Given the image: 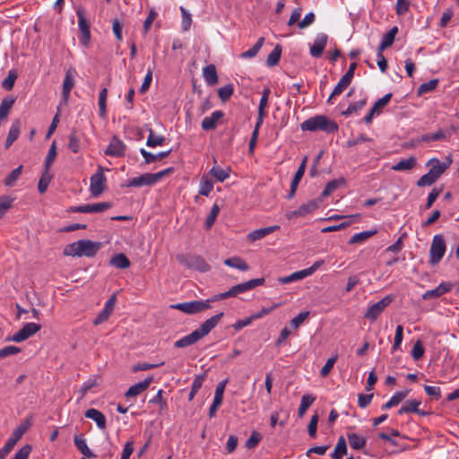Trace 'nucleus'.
<instances>
[{
  "label": "nucleus",
  "instance_id": "nucleus-1",
  "mask_svg": "<svg viewBox=\"0 0 459 459\" xmlns=\"http://www.w3.org/2000/svg\"><path fill=\"white\" fill-rule=\"evenodd\" d=\"M223 316L224 313L221 312L208 318L191 333L176 341L174 346L176 348H185L198 342L201 339L209 334L212 332V330L217 326V325L220 323Z\"/></svg>",
  "mask_w": 459,
  "mask_h": 459
},
{
  "label": "nucleus",
  "instance_id": "nucleus-2",
  "mask_svg": "<svg viewBox=\"0 0 459 459\" xmlns=\"http://www.w3.org/2000/svg\"><path fill=\"white\" fill-rule=\"evenodd\" d=\"M100 248V242H93L89 239H82L65 247L64 255L68 256H87L92 257Z\"/></svg>",
  "mask_w": 459,
  "mask_h": 459
},
{
  "label": "nucleus",
  "instance_id": "nucleus-3",
  "mask_svg": "<svg viewBox=\"0 0 459 459\" xmlns=\"http://www.w3.org/2000/svg\"><path fill=\"white\" fill-rule=\"evenodd\" d=\"M300 128L302 131H323L327 134L335 133L338 131V125L330 120L324 115H317L312 117L300 124Z\"/></svg>",
  "mask_w": 459,
  "mask_h": 459
},
{
  "label": "nucleus",
  "instance_id": "nucleus-4",
  "mask_svg": "<svg viewBox=\"0 0 459 459\" xmlns=\"http://www.w3.org/2000/svg\"><path fill=\"white\" fill-rule=\"evenodd\" d=\"M177 261L189 269H194L201 273H205L210 270V265L201 255H178Z\"/></svg>",
  "mask_w": 459,
  "mask_h": 459
},
{
  "label": "nucleus",
  "instance_id": "nucleus-5",
  "mask_svg": "<svg viewBox=\"0 0 459 459\" xmlns=\"http://www.w3.org/2000/svg\"><path fill=\"white\" fill-rule=\"evenodd\" d=\"M170 308L179 310L186 315H194L211 308L210 300H192L170 305Z\"/></svg>",
  "mask_w": 459,
  "mask_h": 459
},
{
  "label": "nucleus",
  "instance_id": "nucleus-6",
  "mask_svg": "<svg viewBox=\"0 0 459 459\" xmlns=\"http://www.w3.org/2000/svg\"><path fill=\"white\" fill-rule=\"evenodd\" d=\"M90 192L94 197L100 196L106 187L107 178L104 175V169L101 166L98 167L96 173H94L91 178Z\"/></svg>",
  "mask_w": 459,
  "mask_h": 459
},
{
  "label": "nucleus",
  "instance_id": "nucleus-7",
  "mask_svg": "<svg viewBox=\"0 0 459 459\" xmlns=\"http://www.w3.org/2000/svg\"><path fill=\"white\" fill-rule=\"evenodd\" d=\"M76 15L78 17V26L80 30L79 40L82 45L87 47L91 40V30L90 23L85 17V11L83 8L79 7L76 10Z\"/></svg>",
  "mask_w": 459,
  "mask_h": 459
},
{
  "label": "nucleus",
  "instance_id": "nucleus-8",
  "mask_svg": "<svg viewBox=\"0 0 459 459\" xmlns=\"http://www.w3.org/2000/svg\"><path fill=\"white\" fill-rule=\"evenodd\" d=\"M392 301L393 297L391 295H386L377 303L371 305L364 314V317L371 322L376 321L379 315L390 305Z\"/></svg>",
  "mask_w": 459,
  "mask_h": 459
},
{
  "label": "nucleus",
  "instance_id": "nucleus-9",
  "mask_svg": "<svg viewBox=\"0 0 459 459\" xmlns=\"http://www.w3.org/2000/svg\"><path fill=\"white\" fill-rule=\"evenodd\" d=\"M40 329H41V325L39 324L27 323L15 334H13L12 337H8L7 341L22 342L29 339L32 335H34Z\"/></svg>",
  "mask_w": 459,
  "mask_h": 459
},
{
  "label": "nucleus",
  "instance_id": "nucleus-10",
  "mask_svg": "<svg viewBox=\"0 0 459 459\" xmlns=\"http://www.w3.org/2000/svg\"><path fill=\"white\" fill-rule=\"evenodd\" d=\"M446 250L445 238L442 235H435L432 239L431 261L432 264H437L444 256Z\"/></svg>",
  "mask_w": 459,
  "mask_h": 459
},
{
  "label": "nucleus",
  "instance_id": "nucleus-11",
  "mask_svg": "<svg viewBox=\"0 0 459 459\" xmlns=\"http://www.w3.org/2000/svg\"><path fill=\"white\" fill-rule=\"evenodd\" d=\"M111 207H112L111 203L102 202V203H96V204H82V205H79V206H73L68 210V212H82V213H92V212L99 213V212H102Z\"/></svg>",
  "mask_w": 459,
  "mask_h": 459
},
{
  "label": "nucleus",
  "instance_id": "nucleus-12",
  "mask_svg": "<svg viewBox=\"0 0 459 459\" xmlns=\"http://www.w3.org/2000/svg\"><path fill=\"white\" fill-rule=\"evenodd\" d=\"M432 167H431V177L432 183L438 178L452 164L453 159L452 155H446L443 160H439L437 158H432Z\"/></svg>",
  "mask_w": 459,
  "mask_h": 459
},
{
  "label": "nucleus",
  "instance_id": "nucleus-13",
  "mask_svg": "<svg viewBox=\"0 0 459 459\" xmlns=\"http://www.w3.org/2000/svg\"><path fill=\"white\" fill-rule=\"evenodd\" d=\"M126 145L117 136L114 135L107 149L105 155L110 157H123L126 154Z\"/></svg>",
  "mask_w": 459,
  "mask_h": 459
},
{
  "label": "nucleus",
  "instance_id": "nucleus-14",
  "mask_svg": "<svg viewBox=\"0 0 459 459\" xmlns=\"http://www.w3.org/2000/svg\"><path fill=\"white\" fill-rule=\"evenodd\" d=\"M76 74V71L74 68H69L65 72V79L63 82V89H62V101L64 104H66L70 96V92L74 86V76Z\"/></svg>",
  "mask_w": 459,
  "mask_h": 459
},
{
  "label": "nucleus",
  "instance_id": "nucleus-15",
  "mask_svg": "<svg viewBox=\"0 0 459 459\" xmlns=\"http://www.w3.org/2000/svg\"><path fill=\"white\" fill-rule=\"evenodd\" d=\"M318 207V203L316 200H310L306 204L300 205L297 210L289 212L286 213V217L289 220L296 219L299 217H304L307 214L314 212Z\"/></svg>",
  "mask_w": 459,
  "mask_h": 459
},
{
  "label": "nucleus",
  "instance_id": "nucleus-16",
  "mask_svg": "<svg viewBox=\"0 0 459 459\" xmlns=\"http://www.w3.org/2000/svg\"><path fill=\"white\" fill-rule=\"evenodd\" d=\"M328 37L325 33H318L314 40L313 45L310 47L309 53L311 56L318 58L322 56L326 44Z\"/></svg>",
  "mask_w": 459,
  "mask_h": 459
},
{
  "label": "nucleus",
  "instance_id": "nucleus-17",
  "mask_svg": "<svg viewBox=\"0 0 459 459\" xmlns=\"http://www.w3.org/2000/svg\"><path fill=\"white\" fill-rule=\"evenodd\" d=\"M156 182L153 178L152 173H144L140 175L139 177H135L130 178L125 186L127 187H141L144 186H152L155 185Z\"/></svg>",
  "mask_w": 459,
  "mask_h": 459
},
{
  "label": "nucleus",
  "instance_id": "nucleus-18",
  "mask_svg": "<svg viewBox=\"0 0 459 459\" xmlns=\"http://www.w3.org/2000/svg\"><path fill=\"white\" fill-rule=\"evenodd\" d=\"M224 117V112L221 110H216L212 113L210 117H205L201 124L202 129L204 131H210L216 128L220 119Z\"/></svg>",
  "mask_w": 459,
  "mask_h": 459
},
{
  "label": "nucleus",
  "instance_id": "nucleus-19",
  "mask_svg": "<svg viewBox=\"0 0 459 459\" xmlns=\"http://www.w3.org/2000/svg\"><path fill=\"white\" fill-rule=\"evenodd\" d=\"M153 377H148L143 381H141L137 384L133 385L128 388V390L126 392L125 396L129 397H135L142 394L143 391H145L152 382Z\"/></svg>",
  "mask_w": 459,
  "mask_h": 459
},
{
  "label": "nucleus",
  "instance_id": "nucleus-20",
  "mask_svg": "<svg viewBox=\"0 0 459 459\" xmlns=\"http://www.w3.org/2000/svg\"><path fill=\"white\" fill-rule=\"evenodd\" d=\"M84 416L88 419L94 420L100 429H101V430L106 429V428H107L106 416L100 411L94 409V408H91L85 411Z\"/></svg>",
  "mask_w": 459,
  "mask_h": 459
},
{
  "label": "nucleus",
  "instance_id": "nucleus-21",
  "mask_svg": "<svg viewBox=\"0 0 459 459\" xmlns=\"http://www.w3.org/2000/svg\"><path fill=\"white\" fill-rule=\"evenodd\" d=\"M279 229H280L279 225H273V226H269V227L255 230L251 231L250 233H248L247 239L251 242L262 239L264 237L268 236L269 234H272L274 231L278 230Z\"/></svg>",
  "mask_w": 459,
  "mask_h": 459
},
{
  "label": "nucleus",
  "instance_id": "nucleus-22",
  "mask_svg": "<svg viewBox=\"0 0 459 459\" xmlns=\"http://www.w3.org/2000/svg\"><path fill=\"white\" fill-rule=\"evenodd\" d=\"M21 132V121L19 119H15L9 129L4 147L8 149L12 146V144L18 139Z\"/></svg>",
  "mask_w": 459,
  "mask_h": 459
},
{
  "label": "nucleus",
  "instance_id": "nucleus-23",
  "mask_svg": "<svg viewBox=\"0 0 459 459\" xmlns=\"http://www.w3.org/2000/svg\"><path fill=\"white\" fill-rule=\"evenodd\" d=\"M264 283V278H257V279H252L246 282H242L239 284H237L233 286L234 290L238 295L240 293H244L247 290H250L252 289H255L257 286H261Z\"/></svg>",
  "mask_w": 459,
  "mask_h": 459
},
{
  "label": "nucleus",
  "instance_id": "nucleus-24",
  "mask_svg": "<svg viewBox=\"0 0 459 459\" xmlns=\"http://www.w3.org/2000/svg\"><path fill=\"white\" fill-rule=\"evenodd\" d=\"M203 76L206 83L213 86L218 83V74L214 65H208L203 69Z\"/></svg>",
  "mask_w": 459,
  "mask_h": 459
},
{
  "label": "nucleus",
  "instance_id": "nucleus-25",
  "mask_svg": "<svg viewBox=\"0 0 459 459\" xmlns=\"http://www.w3.org/2000/svg\"><path fill=\"white\" fill-rule=\"evenodd\" d=\"M420 404V401L417 400H410L407 401L398 411V414L402 415L403 413L408 412H415L421 415H428L429 412H424L419 410V405Z\"/></svg>",
  "mask_w": 459,
  "mask_h": 459
},
{
  "label": "nucleus",
  "instance_id": "nucleus-26",
  "mask_svg": "<svg viewBox=\"0 0 459 459\" xmlns=\"http://www.w3.org/2000/svg\"><path fill=\"white\" fill-rule=\"evenodd\" d=\"M141 154L144 158V161L146 164L153 163L158 160H160L169 155L171 150L166 152H160L157 154H152V152H147L145 149L142 148L140 150Z\"/></svg>",
  "mask_w": 459,
  "mask_h": 459
},
{
  "label": "nucleus",
  "instance_id": "nucleus-27",
  "mask_svg": "<svg viewBox=\"0 0 459 459\" xmlns=\"http://www.w3.org/2000/svg\"><path fill=\"white\" fill-rule=\"evenodd\" d=\"M409 392L410 390L396 392L387 403L382 405L381 409L388 410L394 406L398 405L403 399L407 397Z\"/></svg>",
  "mask_w": 459,
  "mask_h": 459
},
{
  "label": "nucleus",
  "instance_id": "nucleus-28",
  "mask_svg": "<svg viewBox=\"0 0 459 459\" xmlns=\"http://www.w3.org/2000/svg\"><path fill=\"white\" fill-rule=\"evenodd\" d=\"M347 443L345 438L342 436L339 437L334 451L331 454V457L332 459H342L343 455H347Z\"/></svg>",
  "mask_w": 459,
  "mask_h": 459
},
{
  "label": "nucleus",
  "instance_id": "nucleus-29",
  "mask_svg": "<svg viewBox=\"0 0 459 459\" xmlns=\"http://www.w3.org/2000/svg\"><path fill=\"white\" fill-rule=\"evenodd\" d=\"M377 232V230H366V231H362V232L354 234L349 239L348 244L349 245L361 244V243L365 242L367 239H368L369 238L376 235Z\"/></svg>",
  "mask_w": 459,
  "mask_h": 459
},
{
  "label": "nucleus",
  "instance_id": "nucleus-30",
  "mask_svg": "<svg viewBox=\"0 0 459 459\" xmlns=\"http://www.w3.org/2000/svg\"><path fill=\"white\" fill-rule=\"evenodd\" d=\"M227 266L237 268L240 271L246 272L249 270V265L239 256H232L224 260Z\"/></svg>",
  "mask_w": 459,
  "mask_h": 459
},
{
  "label": "nucleus",
  "instance_id": "nucleus-31",
  "mask_svg": "<svg viewBox=\"0 0 459 459\" xmlns=\"http://www.w3.org/2000/svg\"><path fill=\"white\" fill-rule=\"evenodd\" d=\"M15 102V98L13 96H7L4 98L0 103V120L7 117L10 109Z\"/></svg>",
  "mask_w": 459,
  "mask_h": 459
},
{
  "label": "nucleus",
  "instance_id": "nucleus-32",
  "mask_svg": "<svg viewBox=\"0 0 459 459\" xmlns=\"http://www.w3.org/2000/svg\"><path fill=\"white\" fill-rule=\"evenodd\" d=\"M230 171H231L230 168H227L224 169L219 166H213L210 169L209 173L211 176L215 178L217 181L223 182L230 177Z\"/></svg>",
  "mask_w": 459,
  "mask_h": 459
},
{
  "label": "nucleus",
  "instance_id": "nucleus-33",
  "mask_svg": "<svg viewBox=\"0 0 459 459\" xmlns=\"http://www.w3.org/2000/svg\"><path fill=\"white\" fill-rule=\"evenodd\" d=\"M316 399V397L314 394H304L301 397L300 404L298 410V415L299 418L304 416L307 410L311 406Z\"/></svg>",
  "mask_w": 459,
  "mask_h": 459
},
{
  "label": "nucleus",
  "instance_id": "nucleus-34",
  "mask_svg": "<svg viewBox=\"0 0 459 459\" xmlns=\"http://www.w3.org/2000/svg\"><path fill=\"white\" fill-rule=\"evenodd\" d=\"M74 445L76 448L86 457L88 458H95L96 455L93 454L91 449L88 447L85 439L75 436L74 437Z\"/></svg>",
  "mask_w": 459,
  "mask_h": 459
},
{
  "label": "nucleus",
  "instance_id": "nucleus-35",
  "mask_svg": "<svg viewBox=\"0 0 459 459\" xmlns=\"http://www.w3.org/2000/svg\"><path fill=\"white\" fill-rule=\"evenodd\" d=\"M110 264L118 269H126L130 266V261L124 254H117L111 257Z\"/></svg>",
  "mask_w": 459,
  "mask_h": 459
},
{
  "label": "nucleus",
  "instance_id": "nucleus-36",
  "mask_svg": "<svg viewBox=\"0 0 459 459\" xmlns=\"http://www.w3.org/2000/svg\"><path fill=\"white\" fill-rule=\"evenodd\" d=\"M307 276H309L308 272H307V270L304 269V270L295 272L288 276L280 277L278 279V281H279V282H281L282 284H287V283H290L292 281L302 280Z\"/></svg>",
  "mask_w": 459,
  "mask_h": 459
},
{
  "label": "nucleus",
  "instance_id": "nucleus-37",
  "mask_svg": "<svg viewBox=\"0 0 459 459\" xmlns=\"http://www.w3.org/2000/svg\"><path fill=\"white\" fill-rule=\"evenodd\" d=\"M282 48L280 44H277L273 50L268 55L266 59V65L269 67L275 66L278 65L281 56Z\"/></svg>",
  "mask_w": 459,
  "mask_h": 459
},
{
  "label": "nucleus",
  "instance_id": "nucleus-38",
  "mask_svg": "<svg viewBox=\"0 0 459 459\" xmlns=\"http://www.w3.org/2000/svg\"><path fill=\"white\" fill-rule=\"evenodd\" d=\"M347 437L351 446L355 450H359L363 448L367 442L365 437H360L356 433H349L347 434Z\"/></svg>",
  "mask_w": 459,
  "mask_h": 459
},
{
  "label": "nucleus",
  "instance_id": "nucleus-39",
  "mask_svg": "<svg viewBox=\"0 0 459 459\" xmlns=\"http://www.w3.org/2000/svg\"><path fill=\"white\" fill-rule=\"evenodd\" d=\"M416 165V159L414 157H409L408 159L402 160L398 161L395 165L392 167L394 170L396 171H405L411 169Z\"/></svg>",
  "mask_w": 459,
  "mask_h": 459
},
{
  "label": "nucleus",
  "instance_id": "nucleus-40",
  "mask_svg": "<svg viewBox=\"0 0 459 459\" xmlns=\"http://www.w3.org/2000/svg\"><path fill=\"white\" fill-rule=\"evenodd\" d=\"M344 183H345V181H344L343 178L333 179V180L329 181L326 184V186H325V189L323 190V192L321 193V196L323 198L327 197L333 192H334L337 188H339V186L341 185H343Z\"/></svg>",
  "mask_w": 459,
  "mask_h": 459
},
{
  "label": "nucleus",
  "instance_id": "nucleus-41",
  "mask_svg": "<svg viewBox=\"0 0 459 459\" xmlns=\"http://www.w3.org/2000/svg\"><path fill=\"white\" fill-rule=\"evenodd\" d=\"M351 81L345 78L344 76H342L337 85L334 87L332 94L330 95L329 99L327 100V103H331V100L333 97L340 95L350 84Z\"/></svg>",
  "mask_w": 459,
  "mask_h": 459
},
{
  "label": "nucleus",
  "instance_id": "nucleus-42",
  "mask_svg": "<svg viewBox=\"0 0 459 459\" xmlns=\"http://www.w3.org/2000/svg\"><path fill=\"white\" fill-rule=\"evenodd\" d=\"M264 43V38H263V37L259 38L257 39V41L255 42V44L251 48H249L248 50H247L241 54V57L252 58V57L255 56L256 54L258 53V51L263 47Z\"/></svg>",
  "mask_w": 459,
  "mask_h": 459
},
{
  "label": "nucleus",
  "instance_id": "nucleus-43",
  "mask_svg": "<svg viewBox=\"0 0 459 459\" xmlns=\"http://www.w3.org/2000/svg\"><path fill=\"white\" fill-rule=\"evenodd\" d=\"M107 97H108V90L103 88L99 95V110L100 117L104 118L107 113Z\"/></svg>",
  "mask_w": 459,
  "mask_h": 459
},
{
  "label": "nucleus",
  "instance_id": "nucleus-44",
  "mask_svg": "<svg viewBox=\"0 0 459 459\" xmlns=\"http://www.w3.org/2000/svg\"><path fill=\"white\" fill-rule=\"evenodd\" d=\"M213 189V183L206 177H203L200 180L199 195L208 196Z\"/></svg>",
  "mask_w": 459,
  "mask_h": 459
},
{
  "label": "nucleus",
  "instance_id": "nucleus-45",
  "mask_svg": "<svg viewBox=\"0 0 459 459\" xmlns=\"http://www.w3.org/2000/svg\"><path fill=\"white\" fill-rule=\"evenodd\" d=\"M17 77V72L14 69L10 70L6 78L2 82V87L6 91L13 90Z\"/></svg>",
  "mask_w": 459,
  "mask_h": 459
},
{
  "label": "nucleus",
  "instance_id": "nucleus-46",
  "mask_svg": "<svg viewBox=\"0 0 459 459\" xmlns=\"http://www.w3.org/2000/svg\"><path fill=\"white\" fill-rule=\"evenodd\" d=\"M234 93V86L231 83H229L223 87H221L218 90V96L222 102H226L230 99V97Z\"/></svg>",
  "mask_w": 459,
  "mask_h": 459
},
{
  "label": "nucleus",
  "instance_id": "nucleus-47",
  "mask_svg": "<svg viewBox=\"0 0 459 459\" xmlns=\"http://www.w3.org/2000/svg\"><path fill=\"white\" fill-rule=\"evenodd\" d=\"M366 103H367L366 99L360 100L357 102H353V103L350 104L349 107L347 108V109L342 111V114L345 117H349L351 114L357 113L358 111L364 108V106L366 105Z\"/></svg>",
  "mask_w": 459,
  "mask_h": 459
},
{
  "label": "nucleus",
  "instance_id": "nucleus-48",
  "mask_svg": "<svg viewBox=\"0 0 459 459\" xmlns=\"http://www.w3.org/2000/svg\"><path fill=\"white\" fill-rule=\"evenodd\" d=\"M68 149L74 153H77L80 151V139L75 130H73L68 137Z\"/></svg>",
  "mask_w": 459,
  "mask_h": 459
},
{
  "label": "nucleus",
  "instance_id": "nucleus-49",
  "mask_svg": "<svg viewBox=\"0 0 459 459\" xmlns=\"http://www.w3.org/2000/svg\"><path fill=\"white\" fill-rule=\"evenodd\" d=\"M22 165H20L18 168L14 169L4 179V185L6 186H13L15 182L20 178L22 171Z\"/></svg>",
  "mask_w": 459,
  "mask_h": 459
},
{
  "label": "nucleus",
  "instance_id": "nucleus-50",
  "mask_svg": "<svg viewBox=\"0 0 459 459\" xmlns=\"http://www.w3.org/2000/svg\"><path fill=\"white\" fill-rule=\"evenodd\" d=\"M165 142V137L162 135H154L152 129H150V134L147 138L146 145L149 147H156L162 145Z\"/></svg>",
  "mask_w": 459,
  "mask_h": 459
},
{
  "label": "nucleus",
  "instance_id": "nucleus-51",
  "mask_svg": "<svg viewBox=\"0 0 459 459\" xmlns=\"http://www.w3.org/2000/svg\"><path fill=\"white\" fill-rule=\"evenodd\" d=\"M56 142H53L49 150H48V155L46 157V160H45V171L46 173L48 172L49 169H50V166L51 164L54 162L56 157Z\"/></svg>",
  "mask_w": 459,
  "mask_h": 459
},
{
  "label": "nucleus",
  "instance_id": "nucleus-52",
  "mask_svg": "<svg viewBox=\"0 0 459 459\" xmlns=\"http://www.w3.org/2000/svg\"><path fill=\"white\" fill-rule=\"evenodd\" d=\"M228 381H229L228 378H226V379L221 381L217 385L216 389H215L213 402L222 403L223 394H224L225 387H226Z\"/></svg>",
  "mask_w": 459,
  "mask_h": 459
},
{
  "label": "nucleus",
  "instance_id": "nucleus-53",
  "mask_svg": "<svg viewBox=\"0 0 459 459\" xmlns=\"http://www.w3.org/2000/svg\"><path fill=\"white\" fill-rule=\"evenodd\" d=\"M219 212H220V206L218 204H214L211 209L209 215L207 216V218L205 220V228L206 229H210L213 225L216 218L218 217Z\"/></svg>",
  "mask_w": 459,
  "mask_h": 459
},
{
  "label": "nucleus",
  "instance_id": "nucleus-54",
  "mask_svg": "<svg viewBox=\"0 0 459 459\" xmlns=\"http://www.w3.org/2000/svg\"><path fill=\"white\" fill-rule=\"evenodd\" d=\"M391 98L392 93L385 94L384 97H382L374 103L373 107L371 108V110L375 113H379L380 109L389 103Z\"/></svg>",
  "mask_w": 459,
  "mask_h": 459
},
{
  "label": "nucleus",
  "instance_id": "nucleus-55",
  "mask_svg": "<svg viewBox=\"0 0 459 459\" xmlns=\"http://www.w3.org/2000/svg\"><path fill=\"white\" fill-rule=\"evenodd\" d=\"M262 440V435L258 431H253L246 442V447L247 449L255 448L259 442Z\"/></svg>",
  "mask_w": 459,
  "mask_h": 459
},
{
  "label": "nucleus",
  "instance_id": "nucleus-56",
  "mask_svg": "<svg viewBox=\"0 0 459 459\" xmlns=\"http://www.w3.org/2000/svg\"><path fill=\"white\" fill-rule=\"evenodd\" d=\"M452 283L442 282L436 289L432 290V297H440L441 295L448 292L452 289Z\"/></svg>",
  "mask_w": 459,
  "mask_h": 459
},
{
  "label": "nucleus",
  "instance_id": "nucleus-57",
  "mask_svg": "<svg viewBox=\"0 0 459 459\" xmlns=\"http://www.w3.org/2000/svg\"><path fill=\"white\" fill-rule=\"evenodd\" d=\"M337 358H338V356L335 355L327 359L326 363L320 370V376L322 377H325L329 375L330 371L332 370V368H333V366L337 360Z\"/></svg>",
  "mask_w": 459,
  "mask_h": 459
},
{
  "label": "nucleus",
  "instance_id": "nucleus-58",
  "mask_svg": "<svg viewBox=\"0 0 459 459\" xmlns=\"http://www.w3.org/2000/svg\"><path fill=\"white\" fill-rule=\"evenodd\" d=\"M308 316H309L308 311L300 312L294 318L291 319L290 325L295 329L299 328L304 323V321L308 317Z\"/></svg>",
  "mask_w": 459,
  "mask_h": 459
},
{
  "label": "nucleus",
  "instance_id": "nucleus-59",
  "mask_svg": "<svg viewBox=\"0 0 459 459\" xmlns=\"http://www.w3.org/2000/svg\"><path fill=\"white\" fill-rule=\"evenodd\" d=\"M12 203L13 199L6 195L0 197V218H2L4 213L11 208Z\"/></svg>",
  "mask_w": 459,
  "mask_h": 459
},
{
  "label": "nucleus",
  "instance_id": "nucleus-60",
  "mask_svg": "<svg viewBox=\"0 0 459 459\" xmlns=\"http://www.w3.org/2000/svg\"><path fill=\"white\" fill-rule=\"evenodd\" d=\"M182 13V29L184 31H187L190 29L192 23L191 14L183 7H180Z\"/></svg>",
  "mask_w": 459,
  "mask_h": 459
},
{
  "label": "nucleus",
  "instance_id": "nucleus-61",
  "mask_svg": "<svg viewBox=\"0 0 459 459\" xmlns=\"http://www.w3.org/2000/svg\"><path fill=\"white\" fill-rule=\"evenodd\" d=\"M98 382L97 379H89L86 382L82 384V385L79 389V394H81V398H83L89 390H91L92 387L97 386Z\"/></svg>",
  "mask_w": 459,
  "mask_h": 459
},
{
  "label": "nucleus",
  "instance_id": "nucleus-62",
  "mask_svg": "<svg viewBox=\"0 0 459 459\" xmlns=\"http://www.w3.org/2000/svg\"><path fill=\"white\" fill-rule=\"evenodd\" d=\"M15 445V440L9 438L4 446L0 449V459H5Z\"/></svg>",
  "mask_w": 459,
  "mask_h": 459
},
{
  "label": "nucleus",
  "instance_id": "nucleus-63",
  "mask_svg": "<svg viewBox=\"0 0 459 459\" xmlns=\"http://www.w3.org/2000/svg\"><path fill=\"white\" fill-rule=\"evenodd\" d=\"M398 32V28L396 26H394L392 29L388 30L384 36L382 40L388 46L391 47L394 43L395 35Z\"/></svg>",
  "mask_w": 459,
  "mask_h": 459
},
{
  "label": "nucleus",
  "instance_id": "nucleus-64",
  "mask_svg": "<svg viewBox=\"0 0 459 459\" xmlns=\"http://www.w3.org/2000/svg\"><path fill=\"white\" fill-rule=\"evenodd\" d=\"M31 449L32 448L30 445H25L15 453L12 459H28Z\"/></svg>",
  "mask_w": 459,
  "mask_h": 459
}]
</instances>
